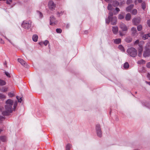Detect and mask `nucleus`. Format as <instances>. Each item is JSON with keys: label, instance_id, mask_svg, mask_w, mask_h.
Segmentation results:
<instances>
[{"label": "nucleus", "instance_id": "nucleus-1", "mask_svg": "<svg viewBox=\"0 0 150 150\" xmlns=\"http://www.w3.org/2000/svg\"><path fill=\"white\" fill-rule=\"evenodd\" d=\"M17 104V101L13 102L11 99H8L6 101V105L4 106L5 110L2 112V114L4 116L9 115L13 111L15 110Z\"/></svg>", "mask_w": 150, "mask_h": 150}, {"label": "nucleus", "instance_id": "nucleus-2", "mask_svg": "<svg viewBox=\"0 0 150 150\" xmlns=\"http://www.w3.org/2000/svg\"><path fill=\"white\" fill-rule=\"evenodd\" d=\"M127 52L129 55L133 57H135L137 54V50L133 47L128 49L127 50Z\"/></svg>", "mask_w": 150, "mask_h": 150}, {"label": "nucleus", "instance_id": "nucleus-3", "mask_svg": "<svg viewBox=\"0 0 150 150\" xmlns=\"http://www.w3.org/2000/svg\"><path fill=\"white\" fill-rule=\"evenodd\" d=\"M32 22L30 21H24L22 24L21 26L24 29H28L31 26Z\"/></svg>", "mask_w": 150, "mask_h": 150}, {"label": "nucleus", "instance_id": "nucleus-4", "mask_svg": "<svg viewBox=\"0 0 150 150\" xmlns=\"http://www.w3.org/2000/svg\"><path fill=\"white\" fill-rule=\"evenodd\" d=\"M96 130L98 136L101 137L102 135V133L100 126L99 124H97L96 125Z\"/></svg>", "mask_w": 150, "mask_h": 150}, {"label": "nucleus", "instance_id": "nucleus-5", "mask_svg": "<svg viewBox=\"0 0 150 150\" xmlns=\"http://www.w3.org/2000/svg\"><path fill=\"white\" fill-rule=\"evenodd\" d=\"M143 56L144 57H148L150 56V50L149 48L145 47L143 52Z\"/></svg>", "mask_w": 150, "mask_h": 150}, {"label": "nucleus", "instance_id": "nucleus-6", "mask_svg": "<svg viewBox=\"0 0 150 150\" xmlns=\"http://www.w3.org/2000/svg\"><path fill=\"white\" fill-rule=\"evenodd\" d=\"M119 27L123 31H126L127 30L128 28L123 23L121 22L120 23Z\"/></svg>", "mask_w": 150, "mask_h": 150}, {"label": "nucleus", "instance_id": "nucleus-7", "mask_svg": "<svg viewBox=\"0 0 150 150\" xmlns=\"http://www.w3.org/2000/svg\"><path fill=\"white\" fill-rule=\"evenodd\" d=\"M48 6L49 9L51 10L54 9L56 7V5L54 4V2L52 1H50L48 4Z\"/></svg>", "mask_w": 150, "mask_h": 150}, {"label": "nucleus", "instance_id": "nucleus-8", "mask_svg": "<svg viewBox=\"0 0 150 150\" xmlns=\"http://www.w3.org/2000/svg\"><path fill=\"white\" fill-rule=\"evenodd\" d=\"M57 21L56 20L53 16L50 17V25H54L56 24Z\"/></svg>", "mask_w": 150, "mask_h": 150}, {"label": "nucleus", "instance_id": "nucleus-9", "mask_svg": "<svg viewBox=\"0 0 150 150\" xmlns=\"http://www.w3.org/2000/svg\"><path fill=\"white\" fill-rule=\"evenodd\" d=\"M141 21V19L139 18H134L132 20V22L135 25H137Z\"/></svg>", "mask_w": 150, "mask_h": 150}, {"label": "nucleus", "instance_id": "nucleus-10", "mask_svg": "<svg viewBox=\"0 0 150 150\" xmlns=\"http://www.w3.org/2000/svg\"><path fill=\"white\" fill-rule=\"evenodd\" d=\"M18 62H20L22 65L23 66L25 67H27V64L26 63L23 59L21 58H19L18 59Z\"/></svg>", "mask_w": 150, "mask_h": 150}, {"label": "nucleus", "instance_id": "nucleus-11", "mask_svg": "<svg viewBox=\"0 0 150 150\" xmlns=\"http://www.w3.org/2000/svg\"><path fill=\"white\" fill-rule=\"evenodd\" d=\"M117 18L116 17H114L111 19V24L112 25H115L116 24Z\"/></svg>", "mask_w": 150, "mask_h": 150}, {"label": "nucleus", "instance_id": "nucleus-12", "mask_svg": "<svg viewBox=\"0 0 150 150\" xmlns=\"http://www.w3.org/2000/svg\"><path fill=\"white\" fill-rule=\"evenodd\" d=\"M139 48L138 50V55L139 57H141L142 55V52L143 51V49L142 45H140V44H139Z\"/></svg>", "mask_w": 150, "mask_h": 150}, {"label": "nucleus", "instance_id": "nucleus-13", "mask_svg": "<svg viewBox=\"0 0 150 150\" xmlns=\"http://www.w3.org/2000/svg\"><path fill=\"white\" fill-rule=\"evenodd\" d=\"M112 31L114 34H116L118 32V28L117 26H114L112 27Z\"/></svg>", "mask_w": 150, "mask_h": 150}, {"label": "nucleus", "instance_id": "nucleus-14", "mask_svg": "<svg viewBox=\"0 0 150 150\" xmlns=\"http://www.w3.org/2000/svg\"><path fill=\"white\" fill-rule=\"evenodd\" d=\"M132 33L133 35L137 36V30L135 28L132 27L131 29Z\"/></svg>", "mask_w": 150, "mask_h": 150}, {"label": "nucleus", "instance_id": "nucleus-15", "mask_svg": "<svg viewBox=\"0 0 150 150\" xmlns=\"http://www.w3.org/2000/svg\"><path fill=\"white\" fill-rule=\"evenodd\" d=\"M144 44V41H141L140 42H139V40H136V41H135L134 42V45H137V44H139H139H140V45H142L143 44Z\"/></svg>", "mask_w": 150, "mask_h": 150}, {"label": "nucleus", "instance_id": "nucleus-16", "mask_svg": "<svg viewBox=\"0 0 150 150\" xmlns=\"http://www.w3.org/2000/svg\"><path fill=\"white\" fill-rule=\"evenodd\" d=\"M134 6L133 4H131L129 5V6H128L126 8V10L128 12L130 11L131 9L133 8Z\"/></svg>", "mask_w": 150, "mask_h": 150}, {"label": "nucleus", "instance_id": "nucleus-17", "mask_svg": "<svg viewBox=\"0 0 150 150\" xmlns=\"http://www.w3.org/2000/svg\"><path fill=\"white\" fill-rule=\"evenodd\" d=\"M150 37V33L145 34L144 35L142 36V38L143 39L145 40L146 39Z\"/></svg>", "mask_w": 150, "mask_h": 150}, {"label": "nucleus", "instance_id": "nucleus-18", "mask_svg": "<svg viewBox=\"0 0 150 150\" xmlns=\"http://www.w3.org/2000/svg\"><path fill=\"white\" fill-rule=\"evenodd\" d=\"M121 42V40L120 38H117L114 40V42L116 44H119Z\"/></svg>", "mask_w": 150, "mask_h": 150}, {"label": "nucleus", "instance_id": "nucleus-19", "mask_svg": "<svg viewBox=\"0 0 150 150\" xmlns=\"http://www.w3.org/2000/svg\"><path fill=\"white\" fill-rule=\"evenodd\" d=\"M131 18V16L130 13H128L126 15L125 19L127 21H129Z\"/></svg>", "mask_w": 150, "mask_h": 150}, {"label": "nucleus", "instance_id": "nucleus-20", "mask_svg": "<svg viewBox=\"0 0 150 150\" xmlns=\"http://www.w3.org/2000/svg\"><path fill=\"white\" fill-rule=\"evenodd\" d=\"M33 40L34 42H37L38 40V36L36 35H34L33 36Z\"/></svg>", "mask_w": 150, "mask_h": 150}, {"label": "nucleus", "instance_id": "nucleus-21", "mask_svg": "<svg viewBox=\"0 0 150 150\" xmlns=\"http://www.w3.org/2000/svg\"><path fill=\"white\" fill-rule=\"evenodd\" d=\"M119 3L117 1H113L112 3V5L115 7L119 6Z\"/></svg>", "mask_w": 150, "mask_h": 150}, {"label": "nucleus", "instance_id": "nucleus-22", "mask_svg": "<svg viewBox=\"0 0 150 150\" xmlns=\"http://www.w3.org/2000/svg\"><path fill=\"white\" fill-rule=\"evenodd\" d=\"M8 88L6 87H3L0 89V90L1 92H5L7 91Z\"/></svg>", "mask_w": 150, "mask_h": 150}, {"label": "nucleus", "instance_id": "nucleus-23", "mask_svg": "<svg viewBox=\"0 0 150 150\" xmlns=\"http://www.w3.org/2000/svg\"><path fill=\"white\" fill-rule=\"evenodd\" d=\"M37 13L38 16L39 18H41L43 17V16L42 13L39 11H37Z\"/></svg>", "mask_w": 150, "mask_h": 150}, {"label": "nucleus", "instance_id": "nucleus-24", "mask_svg": "<svg viewBox=\"0 0 150 150\" xmlns=\"http://www.w3.org/2000/svg\"><path fill=\"white\" fill-rule=\"evenodd\" d=\"M6 84V82L0 79V86L5 85Z\"/></svg>", "mask_w": 150, "mask_h": 150}, {"label": "nucleus", "instance_id": "nucleus-25", "mask_svg": "<svg viewBox=\"0 0 150 150\" xmlns=\"http://www.w3.org/2000/svg\"><path fill=\"white\" fill-rule=\"evenodd\" d=\"M6 97V96L4 95V94L0 93V99L2 100H4V99Z\"/></svg>", "mask_w": 150, "mask_h": 150}, {"label": "nucleus", "instance_id": "nucleus-26", "mask_svg": "<svg viewBox=\"0 0 150 150\" xmlns=\"http://www.w3.org/2000/svg\"><path fill=\"white\" fill-rule=\"evenodd\" d=\"M71 147V145L68 144L66 145V150H70V149Z\"/></svg>", "mask_w": 150, "mask_h": 150}, {"label": "nucleus", "instance_id": "nucleus-27", "mask_svg": "<svg viewBox=\"0 0 150 150\" xmlns=\"http://www.w3.org/2000/svg\"><path fill=\"white\" fill-rule=\"evenodd\" d=\"M132 39L130 37H127L125 39V40L126 42H127L129 43L132 41Z\"/></svg>", "mask_w": 150, "mask_h": 150}, {"label": "nucleus", "instance_id": "nucleus-28", "mask_svg": "<svg viewBox=\"0 0 150 150\" xmlns=\"http://www.w3.org/2000/svg\"><path fill=\"white\" fill-rule=\"evenodd\" d=\"M129 67V65L128 62L125 63L124 65V67L125 69H127Z\"/></svg>", "mask_w": 150, "mask_h": 150}, {"label": "nucleus", "instance_id": "nucleus-29", "mask_svg": "<svg viewBox=\"0 0 150 150\" xmlns=\"http://www.w3.org/2000/svg\"><path fill=\"white\" fill-rule=\"evenodd\" d=\"M108 9L109 10H112L113 9V7L110 4H109L108 6Z\"/></svg>", "mask_w": 150, "mask_h": 150}, {"label": "nucleus", "instance_id": "nucleus-30", "mask_svg": "<svg viewBox=\"0 0 150 150\" xmlns=\"http://www.w3.org/2000/svg\"><path fill=\"white\" fill-rule=\"evenodd\" d=\"M16 98L18 102L21 103L22 100V97H19V96H16Z\"/></svg>", "mask_w": 150, "mask_h": 150}, {"label": "nucleus", "instance_id": "nucleus-31", "mask_svg": "<svg viewBox=\"0 0 150 150\" xmlns=\"http://www.w3.org/2000/svg\"><path fill=\"white\" fill-rule=\"evenodd\" d=\"M0 139L2 141L4 142L6 140V137L4 136H1L0 137Z\"/></svg>", "mask_w": 150, "mask_h": 150}, {"label": "nucleus", "instance_id": "nucleus-32", "mask_svg": "<svg viewBox=\"0 0 150 150\" xmlns=\"http://www.w3.org/2000/svg\"><path fill=\"white\" fill-rule=\"evenodd\" d=\"M118 48L122 51L124 52L125 51V50L123 47L121 45H119V46Z\"/></svg>", "mask_w": 150, "mask_h": 150}, {"label": "nucleus", "instance_id": "nucleus-33", "mask_svg": "<svg viewBox=\"0 0 150 150\" xmlns=\"http://www.w3.org/2000/svg\"><path fill=\"white\" fill-rule=\"evenodd\" d=\"M137 63L139 64H144L145 63V61L143 59H142L140 61H138Z\"/></svg>", "mask_w": 150, "mask_h": 150}, {"label": "nucleus", "instance_id": "nucleus-34", "mask_svg": "<svg viewBox=\"0 0 150 150\" xmlns=\"http://www.w3.org/2000/svg\"><path fill=\"white\" fill-rule=\"evenodd\" d=\"M142 26L141 25H139L137 27V29L138 31H140L142 30Z\"/></svg>", "mask_w": 150, "mask_h": 150}, {"label": "nucleus", "instance_id": "nucleus-35", "mask_svg": "<svg viewBox=\"0 0 150 150\" xmlns=\"http://www.w3.org/2000/svg\"><path fill=\"white\" fill-rule=\"evenodd\" d=\"M113 15V13H112V12H110L109 13L108 17L109 18H112L113 17H112Z\"/></svg>", "mask_w": 150, "mask_h": 150}, {"label": "nucleus", "instance_id": "nucleus-36", "mask_svg": "<svg viewBox=\"0 0 150 150\" xmlns=\"http://www.w3.org/2000/svg\"><path fill=\"white\" fill-rule=\"evenodd\" d=\"M8 95L9 97L11 98L14 96V93L10 92L8 93Z\"/></svg>", "mask_w": 150, "mask_h": 150}, {"label": "nucleus", "instance_id": "nucleus-37", "mask_svg": "<svg viewBox=\"0 0 150 150\" xmlns=\"http://www.w3.org/2000/svg\"><path fill=\"white\" fill-rule=\"evenodd\" d=\"M111 18L108 17V18L106 19V23L108 24H109L110 21H111Z\"/></svg>", "mask_w": 150, "mask_h": 150}, {"label": "nucleus", "instance_id": "nucleus-38", "mask_svg": "<svg viewBox=\"0 0 150 150\" xmlns=\"http://www.w3.org/2000/svg\"><path fill=\"white\" fill-rule=\"evenodd\" d=\"M124 16L123 15L121 14H120L119 15L118 18L119 19H122L124 18Z\"/></svg>", "mask_w": 150, "mask_h": 150}, {"label": "nucleus", "instance_id": "nucleus-39", "mask_svg": "<svg viewBox=\"0 0 150 150\" xmlns=\"http://www.w3.org/2000/svg\"><path fill=\"white\" fill-rule=\"evenodd\" d=\"M56 31L57 33H60L62 32V30L60 28H57L56 29Z\"/></svg>", "mask_w": 150, "mask_h": 150}, {"label": "nucleus", "instance_id": "nucleus-40", "mask_svg": "<svg viewBox=\"0 0 150 150\" xmlns=\"http://www.w3.org/2000/svg\"><path fill=\"white\" fill-rule=\"evenodd\" d=\"M142 8H143V10H144V9L146 8V4H145L144 3V2L142 3Z\"/></svg>", "mask_w": 150, "mask_h": 150}, {"label": "nucleus", "instance_id": "nucleus-41", "mask_svg": "<svg viewBox=\"0 0 150 150\" xmlns=\"http://www.w3.org/2000/svg\"><path fill=\"white\" fill-rule=\"evenodd\" d=\"M137 13V11L136 9H134L132 10V13L134 15H136Z\"/></svg>", "mask_w": 150, "mask_h": 150}, {"label": "nucleus", "instance_id": "nucleus-42", "mask_svg": "<svg viewBox=\"0 0 150 150\" xmlns=\"http://www.w3.org/2000/svg\"><path fill=\"white\" fill-rule=\"evenodd\" d=\"M5 119V117L3 116H0V123L2 121Z\"/></svg>", "mask_w": 150, "mask_h": 150}, {"label": "nucleus", "instance_id": "nucleus-43", "mask_svg": "<svg viewBox=\"0 0 150 150\" xmlns=\"http://www.w3.org/2000/svg\"><path fill=\"white\" fill-rule=\"evenodd\" d=\"M63 13V12L61 11L60 12H57V15L58 16H59L61 15H62Z\"/></svg>", "mask_w": 150, "mask_h": 150}, {"label": "nucleus", "instance_id": "nucleus-44", "mask_svg": "<svg viewBox=\"0 0 150 150\" xmlns=\"http://www.w3.org/2000/svg\"><path fill=\"white\" fill-rule=\"evenodd\" d=\"M49 41L47 40H45L43 42V44L45 46L47 45Z\"/></svg>", "mask_w": 150, "mask_h": 150}, {"label": "nucleus", "instance_id": "nucleus-45", "mask_svg": "<svg viewBox=\"0 0 150 150\" xmlns=\"http://www.w3.org/2000/svg\"><path fill=\"white\" fill-rule=\"evenodd\" d=\"M12 1V0H7L6 3L7 4H10Z\"/></svg>", "mask_w": 150, "mask_h": 150}, {"label": "nucleus", "instance_id": "nucleus-46", "mask_svg": "<svg viewBox=\"0 0 150 150\" xmlns=\"http://www.w3.org/2000/svg\"><path fill=\"white\" fill-rule=\"evenodd\" d=\"M5 74L8 77H10V76L9 73L7 72H5Z\"/></svg>", "mask_w": 150, "mask_h": 150}, {"label": "nucleus", "instance_id": "nucleus-47", "mask_svg": "<svg viewBox=\"0 0 150 150\" xmlns=\"http://www.w3.org/2000/svg\"><path fill=\"white\" fill-rule=\"evenodd\" d=\"M132 2V0H127V4H129L131 3Z\"/></svg>", "mask_w": 150, "mask_h": 150}, {"label": "nucleus", "instance_id": "nucleus-48", "mask_svg": "<svg viewBox=\"0 0 150 150\" xmlns=\"http://www.w3.org/2000/svg\"><path fill=\"white\" fill-rule=\"evenodd\" d=\"M125 3V2L124 1H121V2H120V3H119V6H121L122 5V4H124Z\"/></svg>", "mask_w": 150, "mask_h": 150}, {"label": "nucleus", "instance_id": "nucleus-49", "mask_svg": "<svg viewBox=\"0 0 150 150\" xmlns=\"http://www.w3.org/2000/svg\"><path fill=\"white\" fill-rule=\"evenodd\" d=\"M146 67H147L150 68V62L147 64Z\"/></svg>", "mask_w": 150, "mask_h": 150}, {"label": "nucleus", "instance_id": "nucleus-50", "mask_svg": "<svg viewBox=\"0 0 150 150\" xmlns=\"http://www.w3.org/2000/svg\"><path fill=\"white\" fill-rule=\"evenodd\" d=\"M119 33L120 34V36H123L125 35V34H124L123 33H122V32L121 31H119Z\"/></svg>", "mask_w": 150, "mask_h": 150}, {"label": "nucleus", "instance_id": "nucleus-51", "mask_svg": "<svg viewBox=\"0 0 150 150\" xmlns=\"http://www.w3.org/2000/svg\"><path fill=\"white\" fill-rule=\"evenodd\" d=\"M0 43L1 44H4V41L2 39L0 38Z\"/></svg>", "mask_w": 150, "mask_h": 150}, {"label": "nucleus", "instance_id": "nucleus-52", "mask_svg": "<svg viewBox=\"0 0 150 150\" xmlns=\"http://www.w3.org/2000/svg\"><path fill=\"white\" fill-rule=\"evenodd\" d=\"M147 23L148 26L150 27V20L147 21Z\"/></svg>", "mask_w": 150, "mask_h": 150}, {"label": "nucleus", "instance_id": "nucleus-53", "mask_svg": "<svg viewBox=\"0 0 150 150\" xmlns=\"http://www.w3.org/2000/svg\"><path fill=\"white\" fill-rule=\"evenodd\" d=\"M115 10L117 12H119L120 11V9L119 8L117 7H116L115 8Z\"/></svg>", "mask_w": 150, "mask_h": 150}, {"label": "nucleus", "instance_id": "nucleus-54", "mask_svg": "<svg viewBox=\"0 0 150 150\" xmlns=\"http://www.w3.org/2000/svg\"><path fill=\"white\" fill-rule=\"evenodd\" d=\"M105 1L108 3L111 2L112 0H105Z\"/></svg>", "mask_w": 150, "mask_h": 150}, {"label": "nucleus", "instance_id": "nucleus-55", "mask_svg": "<svg viewBox=\"0 0 150 150\" xmlns=\"http://www.w3.org/2000/svg\"><path fill=\"white\" fill-rule=\"evenodd\" d=\"M147 107L150 108V103H148L146 105Z\"/></svg>", "mask_w": 150, "mask_h": 150}, {"label": "nucleus", "instance_id": "nucleus-56", "mask_svg": "<svg viewBox=\"0 0 150 150\" xmlns=\"http://www.w3.org/2000/svg\"><path fill=\"white\" fill-rule=\"evenodd\" d=\"M147 77L149 78V79H150V74L148 73L147 75Z\"/></svg>", "mask_w": 150, "mask_h": 150}, {"label": "nucleus", "instance_id": "nucleus-57", "mask_svg": "<svg viewBox=\"0 0 150 150\" xmlns=\"http://www.w3.org/2000/svg\"><path fill=\"white\" fill-rule=\"evenodd\" d=\"M39 44L40 45L42 46V45L43 44H43V42H40L39 43Z\"/></svg>", "mask_w": 150, "mask_h": 150}, {"label": "nucleus", "instance_id": "nucleus-58", "mask_svg": "<svg viewBox=\"0 0 150 150\" xmlns=\"http://www.w3.org/2000/svg\"><path fill=\"white\" fill-rule=\"evenodd\" d=\"M5 38L6 39H7L11 43V41L9 40L6 37H5Z\"/></svg>", "mask_w": 150, "mask_h": 150}, {"label": "nucleus", "instance_id": "nucleus-59", "mask_svg": "<svg viewBox=\"0 0 150 150\" xmlns=\"http://www.w3.org/2000/svg\"><path fill=\"white\" fill-rule=\"evenodd\" d=\"M139 3H141L142 1V0H138Z\"/></svg>", "mask_w": 150, "mask_h": 150}, {"label": "nucleus", "instance_id": "nucleus-60", "mask_svg": "<svg viewBox=\"0 0 150 150\" xmlns=\"http://www.w3.org/2000/svg\"><path fill=\"white\" fill-rule=\"evenodd\" d=\"M4 66H6V62H5L4 63Z\"/></svg>", "mask_w": 150, "mask_h": 150}, {"label": "nucleus", "instance_id": "nucleus-61", "mask_svg": "<svg viewBox=\"0 0 150 150\" xmlns=\"http://www.w3.org/2000/svg\"><path fill=\"white\" fill-rule=\"evenodd\" d=\"M146 82L150 85V82Z\"/></svg>", "mask_w": 150, "mask_h": 150}, {"label": "nucleus", "instance_id": "nucleus-62", "mask_svg": "<svg viewBox=\"0 0 150 150\" xmlns=\"http://www.w3.org/2000/svg\"><path fill=\"white\" fill-rule=\"evenodd\" d=\"M69 25H68H68H67V28H69Z\"/></svg>", "mask_w": 150, "mask_h": 150}, {"label": "nucleus", "instance_id": "nucleus-63", "mask_svg": "<svg viewBox=\"0 0 150 150\" xmlns=\"http://www.w3.org/2000/svg\"><path fill=\"white\" fill-rule=\"evenodd\" d=\"M87 33H88V31H86L85 32V34H87Z\"/></svg>", "mask_w": 150, "mask_h": 150}, {"label": "nucleus", "instance_id": "nucleus-64", "mask_svg": "<svg viewBox=\"0 0 150 150\" xmlns=\"http://www.w3.org/2000/svg\"><path fill=\"white\" fill-rule=\"evenodd\" d=\"M2 131V130L0 129V132H1Z\"/></svg>", "mask_w": 150, "mask_h": 150}]
</instances>
